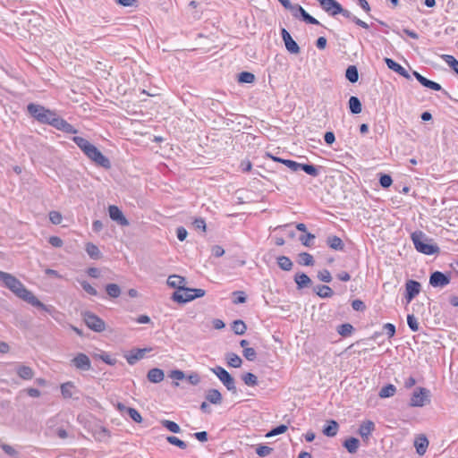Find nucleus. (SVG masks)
<instances>
[{"label": "nucleus", "instance_id": "c756f323", "mask_svg": "<svg viewBox=\"0 0 458 458\" xmlns=\"http://www.w3.org/2000/svg\"><path fill=\"white\" fill-rule=\"evenodd\" d=\"M344 446L350 454H355L360 446V440L356 437H349L344 442Z\"/></svg>", "mask_w": 458, "mask_h": 458}, {"label": "nucleus", "instance_id": "a878e982", "mask_svg": "<svg viewBox=\"0 0 458 458\" xmlns=\"http://www.w3.org/2000/svg\"><path fill=\"white\" fill-rule=\"evenodd\" d=\"M414 446L416 448L417 453L420 455H423L426 453L427 448L428 446V438L424 435L418 437L414 441Z\"/></svg>", "mask_w": 458, "mask_h": 458}, {"label": "nucleus", "instance_id": "8fccbe9b", "mask_svg": "<svg viewBox=\"0 0 458 458\" xmlns=\"http://www.w3.org/2000/svg\"><path fill=\"white\" fill-rule=\"evenodd\" d=\"M393 183L392 177L389 174H382L379 177V184L381 187L386 189Z\"/></svg>", "mask_w": 458, "mask_h": 458}, {"label": "nucleus", "instance_id": "79ce46f5", "mask_svg": "<svg viewBox=\"0 0 458 458\" xmlns=\"http://www.w3.org/2000/svg\"><path fill=\"white\" fill-rule=\"evenodd\" d=\"M441 57L458 75V61L451 55H443Z\"/></svg>", "mask_w": 458, "mask_h": 458}, {"label": "nucleus", "instance_id": "09e8293b", "mask_svg": "<svg viewBox=\"0 0 458 458\" xmlns=\"http://www.w3.org/2000/svg\"><path fill=\"white\" fill-rule=\"evenodd\" d=\"M407 324L412 332H417L419 330V322L413 314H409L407 316Z\"/></svg>", "mask_w": 458, "mask_h": 458}, {"label": "nucleus", "instance_id": "ea45409f", "mask_svg": "<svg viewBox=\"0 0 458 458\" xmlns=\"http://www.w3.org/2000/svg\"><path fill=\"white\" fill-rule=\"evenodd\" d=\"M300 170H302L307 174L311 175L313 177H317L319 174L318 168L311 164H301Z\"/></svg>", "mask_w": 458, "mask_h": 458}, {"label": "nucleus", "instance_id": "9d476101", "mask_svg": "<svg viewBox=\"0 0 458 458\" xmlns=\"http://www.w3.org/2000/svg\"><path fill=\"white\" fill-rule=\"evenodd\" d=\"M451 281V277L449 275L444 274L440 271H435L431 273L429 276V284L435 288L437 287H445Z\"/></svg>", "mask_w": 458, "mask_h": 458}, {"label": "nucleus", "instance_id": "603ef678", "mask_svg": "<svg viewBox=\"0 0 458 458\" xmlns=\"http://www.w3.org/2000/svg\"><path fill=\"white\" fill-rule=\"evenodd\" d=\"M273 451V448L267 446V445H259L256 448V454L260 457H265L268 454H270Z\"/></svg>", "mask_w": 458, "mask_h": 458}, {"label": "nucleus", "instance_id": "c03bdc74", "mask_svg": "<svg viewBox=\"0 0 458 458\" xmlns=\"http://www.w3.org/2000/svg\"><path fill=\"white\" fill-rule=\"evenodd\" d=\"M255 81V75L249 72H242L238 75V81L241 83H252Z\"/></svg>", "mask_w": 458, "mask_h": 458}, {"label": "nucleus", "instance_id": "37998d69", "mask_svg": "<svg viewBox=\"0 0 458 458\" xmlns=\"http://www.w3.org/2000/svg\"><path fill=\"white\" fill-rule=\"evenodd\" d=\"M242 381L249 386H255L258 385V377L250 372H247L242 375Z\"/></svg>", "mask_w": 458, "mask_h": 458}, {"label": "nucleus", "instance_id": "bf43d9fd", "mask_svg": "<svg viewBox=\"0 0 458 458\" xmlns=\"http://www.w3.org/2000/svg\"><path fill=\"white\" fill-rule=\"evenodd\" d=\"M233 295H236L237 297L233 301L234 304H242L246 302L247 297L245 295V293L242 291H236L233 292Z\"/></svg>", "mask_w": 458, "mask_h": 458}, {"label": "nucleus", "instance_id": "4c0bfd02", "mask_svg": "<svg viewBox=\"0 0 458 458\" xmlns=\"http://www.w3.org/2000/svg\"><path fill=\"white\" fill-rule=\"evenodd\" d=\"M106 292L110 298H118L121 294V288L116 284H107Z\"/></svg>", "mask_w": 458, "mask_h": 458}, {"label": "nucleus", "instance_id": "49530a36", "mask_svg": "<svg viewBox=\"0 0 458 458\" xmlns=\"http://www.w3.org/2000/svg\"><path fill=\"white\" fill-rule=\"evenodd\" d=\"M166 441L169 444L178 446L181 449H186V447H187V444L184 441L179 439L178 437H176L174 436H168L166 437Z\"/></svg>", "mask_w": 458, "mask_h": 458}, {"label": "nucleus", "instance_id": "69168bd1", "mask_svg": "<svg viewBox=\"0 0 458 458\" xmlns=\"http://www.w3.org/2000/svg\"><path fill=\"white\" fill-rule=\"evenodd\" d=\"M352 307L356 311H363L366 309L364 302L360 300L352 301Z\"/></svg>", "mask_w": 458, "mask_h": 458}, {"label": "nucleus", "instance_id": "864d4df0", "mask_svg": "<svg viewBox=\"0 0 458 458\" xmlns=\"http://www.w3.org/2000/svg\"><path fill=\"white\" fill-rule=\"evenodd\" d=\"M317 276L320 281L325 283H330L332 281L331 273L327 269L318 271Z\"/></svg>", "mask_w": 458, "mask_h": 458}, {"label": "nucleus", "instance_id": "c85d7f7f", "mask_svg": "<svg viewBox=\"0 0 458 458\" xmlns=\"http://www.w3.org/2000/svg\"><path fill=\"white\" fill-rule=\"evenodd\" d=\"M327 243L331 249L335 250H343L344 248L342 239L336 235L327 237Z\"/></svg>", "mask_w": 458, "mask_h": 458}, {"label": "nucleus", "instance_id": "f257e3e1", "mask_svg": "<svg viewBox=\"0 0 458 458\" xmlns=\"http://www.w3.org/2000/svg\"><path fill=\"white\" fill-rule=\"evenodd\" d=\"M0 280L4 285L11 290L16 296L27 301L33 307L41 309L42 310L52 315L55 312V308L51 305H46L41 302L30 291H29L23 284L15 276L9 273L0 271Z\"/></svg>", "mask_w": 458, "mask_h": 458}, {"label": "nucleus", "instance_id": "9b49d317", "mask_svg": "<svg viewBox=\"0 0 458 458\" xmlns=\"http://www.w3.org/2000/svg\"><path fill=\"white\" fill-rule=\"evenodd\" d=\"M281 37L284 43L285 48L289 53L297 55L301 52L299 45L292 38L291 34L286 30V29H281Z\"/></svg>", "mask_w": 458, "mask_h": 458}, {"label": "nucleus", "instance_id": "de8ad7c7", "mask_svg": "<svg viewBox=\"0 0 458 458\" xmlns=\"http://www.w3.org/2000/svg\"><path fill=\"white\" fill-rule=\"evenodd\" d=\"M287 426L284 424H281L279 426H276V428H272L269 432L267 433V437H275L280 434L284 433L287 430Z\"/></svg>", "mask_w": 458, "mask_h": 458}, {"label": "nucleus", "instance_id": "0eeeda50", "mask_svg": "<svg viewBox=\"0 0 458 458\" xmlns=\"http://www.w3.org/2000/svg\"><path fill=\"white\" fill-rule=\"evenodd\" d=\"M83 320L87 327L91 330L101 333L106 330V323L96 314L90 311H85L83 314Z\"/></svg>", "mask_w": 458, "mask_h": 458}, {"label": "nucleus", "instance_id": "20e7f679", "mask_svg": "<svg viewBox=\"0 0 458 458\" xmlns=\"http://www.w3.org/2000/svg\"><path fill=\"white\" fill-rule=\"evenodd\" d=\"M411 240L415 249L420 253L433 255L439 252V247L437 244H432V240L428 239L421 231L412 233Z\"/></svg>", "mask_w": 458, "mask_h": 458}, {"label": "nucleus", "instance_id": "473e14b6", "mask_svg": "<svg viewBox=\"0 0 458 458\" xmlns=\"http://www.w3.org/2000/svg\"><path fill=\"white\" fill-rule=\"evenodd\" d=\"M86 252L93 259H99L101 258V252L97 245L91 242L86 244Z\"/></svg>", "mask_w": 458, "mask_h": 458}, {"label": "nucleus", "instance_id": "680f3d73", "mask_svg": "<svg viewBox=\"0 0 458 458\" xmlns=\"http://www.w3.org/2000/svg\"><path fill=\"white\" fill-rule=\"evenodd\" d=\"M0 447L9 456L15 457L18 454L17 451L13 446H11L7 444H1Z\"/></svg>", "mask_w": 458, "mask_h": 458}, {"label": "nucleus", "instance_id": "6e6d98bb", "mask_svg": "<svg viewBox=\"0 0 458 458\" xmlns=\"http://www.w3.org/2000/svg\"><path fill=\"white\" fill-rule=\"evenodd\" d=\"M81 285L82 289L89 295H92V296L98 295V291L91 284H89L87 281H81Z\"/></svg>", "mask_w": 458, "mask_h": 458}, {"label": "nucleus", "instance_id": "2eb2a0df", "mask_svg": "<svg viewBox=\"0 0 458 458\" xmlns=\"http://www.w3.org/2000/svg\"><path fill=\"white\" fill-rule=\"evenodd\" d=\"M51 126L66 133L76 134L78 132L72 124L57 114L55 115Z\"/></svg>", "mask_w": 458, "mask_h": 458}, {"label": "nucleus", "instance_id": "13d9d810", "mask_svg": "<svg viewBox=\"0 0 458 458\" xmlns=\"http://www.w3.org/2000/svg\"><path fill=\"white\" fill-rule=\"evenodd\" d=\"M242 352H243V356L248 360L252 361L256 359V356H257L256 351L251 347L244 348Z\"/></svg>", "mask_w": 458, "mask_h": 458}, {"label": "nucleus", "instance_id": "0e129e2a", "mask_svg": "<svg viewBox=\"0 0 458 458\" xmlns=\"http://www.w3.org/2000/svg\"><path fill=\"white\" fill-rule=\"evenodd\" d=\"M48 242L53 246V247H55V248H60L63 246L64 244V242L63 240L58 237V236H51L49 237L48 239Z\"/></svg>", "mask_w": 458, "mask_h": 458}, {"label": "nucleus", "instance_id": "58836bf2", "mask_svg": "<svg viewBox=\"0 0 458 458\" xmlns=\"http://www.w3.org/2000/svg\"><path fill=\"white\" fill-rule=\"evenodd\" d=\"M354 330V327H352V325L349 324V323H344V324H342L340 326L337 327V333L343 336V337H347V336H350L352 335V333L353 332Z\"/></svg>", "mask_w": 458, "mask_h": 458}, {"label": "nucleus", "instance_id": "e2e57ef3", "mask_svg": "<svg viewBox=\"0 0 458 458\" xmlns=\"http://www.w3.org/2000/svg\"><path fill=\"white\" fill-rule=\"evenodd\" d=\"M386 334L389 338L393 337L395 334V326L392 323H386L383 326Z\"/></svg>", "mask_w": 458, "mask_h": 458}, {"label": "nucleus", "instance_id": "bb28decb", "mask_svg": "<svg viewBox=\"0 0 458 458\" xmlns=\"http://www.w3.org/2000/svg\"><path fill=\"white\" fill-rule=\"evenodd\" d=\"M206 399L212 404H221L222 394L217 389H208L206 393Z\"/></svg>", "mask_w": 458, "mask_h": 458}, {"label": "nucleus", "instance_id": "338daca9", "mask_svg": "<svg viewBox=\"0 0 458 458\" xmlns=\"http://www.w3.org/2000/svg\"><path fill=\"white\" fill-rule=\"evenodd\" d=\"M169 377L171 378H173V379H175V380H182V379H183L185 377V374L182 370L175 369V370H172L170 372Z\"/></svg>", "mask_w": 458, "mask_h": 458}, {"label": "nucleus", "instance_id": "e433bc0d", "mask_svg": "<svg viewBox=\"0 0 458 458\" xmlns=\"http://www.w3.org/2000/svg\"><path fill=\"white\" fill-rule=\"evenodd\" d=\"M395 392L396 387L392 384H388L380 389L378 395L380 398H388L394 395Z\"/></svg>", "mask_w": 458, "mask_h": 458}, {"label": "nucleus", "instance_id": "052dcab7", "mask_svg": "<svg viewBox=\"0 0 458 458\" xmlns=\"http://www.w3.org/2000/svg\"><path fill=\"white\" fill-rule=\"evenodd\" d=\"M284 165H286L291 171L297 172L300 170L301 163L291 159H285Z\"/></svg>", "mask_w": 458, "mask_h": 458}, {"label": "nucleus", "instance_id": "7ed1b4c3", "mask_svg": "<svg viewBox=\"0 0 458 458\" xmlns=\"http://www.w3.org/2000/svg\"><path fill=\"white\" fill-rule=\"evenodd\" d=\"M73 142L81 148V150L87 156L89 159L94 162L97 165L106 169L111 167L110 160L104 156L101 151L88 140L74 136L72 138Z\"/></svg>", "mask_w": 458, "mask_h": 458}, {"label": "nucleus", "instance_id": "72a5a7b5", "mask_svg": "<svg viewBox=\"0 0 458 458\" xmlns=\"http://www.w3.org/2000/svg\"><path fill=\"white\" fill-rule=\"evenodd\" d=\"M231 327H232V330L233 331V333L238 335H244L247 330L246 324L241 319L234 320L232 323Z\"/></svg>", "mask_w": 458, "mask_h": 458}, {"label": "nucleus", "instance_id": "dca6fc26", "mask_svg": "<svg viewBox=\"0 0 458 458\" xmlns=\"http://www.w3.org/2000/svg\"><path fill=\"white\" fill-rule=\"evenodd\" d=\"M108 213H109L110 218L112 220L115 221L120 225H123V226L129 225L128 219L123 216V212L117 206H114V205L109 206Z\"/></svg>", "mask_w": 458, "mask_h": 458}, {"label": "nucleus", "instance_id": "c9c22d12", "mask_svg": "<svg viewBox=\"0 0 458 458\" xmlns=\"http://www.w3.org/2000/svg\"><path fill=\"white\" fill-rule=\"evenodd\" d=\"M227 364L233 368H240L242 366V359L234 352H229L226 354Z\"/></svg>", "mask_w": 458, "mask_h": 458}, {"label": "nucleus", "instance_id": "5fc2aeb1", "mask_svg": "<svg viewBox=\"0 0 458 458\" xmlns=\"http://www.w3.org/2000/svg\"><path fill=\"white\" fill-rule=\"evenodd\" d=\"M49 220L54 225H60L63 220V216L58 211H51L49 212Z\"/></svg>", "mask_w": 458, "mask_h": 458}, {"label": "nucleus", "instance_id": "423d86ee", "mask_svg": "<svg viewBox=\"0 0 458 458\" xmlns=\"http://www.w3.org/2000/svg\"><path fill=\"white\" fill-rule=\"evenodd\" d=\"M211 371L220 379L228 391L236 394L235 380L227 370L221 366H216L212 368Z\"/></svg>", "mask_w": 458, "mask_h": 458}, {"label": "nucleus", "instance_id": "3c124183", "mask_svg": "<svg viewBox=\"0 0 458 458\" xmlns=\"http://www.w3.org/2000/svg\"><path fill=\"white\" fill-rule=\"evenodd\" d=\"M127 413L133 421L137 423H140L142 421V417L136 409L130 407L127 409Z\"/></svg>", "mask_w": 458, "mask_h": 458}, {"label": "nucleus", "instance_id": "ddd939ff", "mask_svg": "<svg viewBox=\"0 0 458 458\" xmlns=\"http://www.w3.org/2000/svg\"><path fill=\"white\" fill-rule=\"evenodd\" d=\"M71 363L77 369L88 371L91 369V361L89 358L84 353H78L72 360Z\"/></svg>", "mask_w": 458, "mask_h": 458}, {"label": "nucleus", "instance_id": "a19ab883", "mask_svg": "<svg viewBox=\"0 0 458 458\" xmlns=\"http://www.w3.org/2000/svg\"><path fill=\"white\" fill-rule=\"evenodd\" d=\"M298 262L300 265L303 266H313L314 259L313 256L308 252H301L298 256Z\"/></svg>", "mask_w": 458, "mask_h": 458}, {"label": "nucleus", "instance_id": "b1692460", "mask_svg": "<svg viewBox=\"0 0 458 458\" xmlns=\"http://www.w3.org/2000/svg\"><path fill=\"white\" fill-rule=\"evenodd\" d=\"M147 377L149 382L157 384L164 380L165 373L161 369L154 368L148 370Z\"/></svg>", "mask_w": 458, "mask_h": 458}, {"label": "nucleus", "instance_id": "4468645a", "mask_svg": "<svg viewBox=\"0 0 458 458\" xmlns=\"http://www.w3.org/2000/svg\"><path fill=\"white\" fill-rule=\"evenodd\" d=\"M421 285L418 281L408 280L405 284V299L411 302L420 292Z\"/></svg>", "mask_w": 458, "mask_h": 458}, {"label": "nucleus", "instance_id": "f8f14e48", "mask_svg": "<svg viewBox=\"0 0 458 458\" xmlns=\"http://www.w3.org/2000/svg\"><path fill=\"white\" fill-rule=\"evenodd\" d=\"M320 7L331 16H335L342 12V5L336 0H317Z\"/></svg>", "mask_w": 458, "mask_h": 458}, {"label": "nucleus", "instance_id": "5701e85b", "mask_svg": "<svg viewBox=\"0 0 458 458\" xmlns=\"http://www.w3.org/2000/svg\"><path fill=\"white\" fill-rule=\"evenodd\" d=\"M16 373L21 379L24 380L32 379L35 374L34 370L30 367L21 364L17 366Z\"/></svg>", "mask_w": 458, "mask_h": 458}, {"label": "nucleus", "instance_id": "39448f33", "mask_svg": "<svg viewBox=\"0 0 458 458\" xmlns=\"http://www.w3.org/2000/svg\"><path fill=\"white\" fill-rule=\"evenodd\" d=\"M28 113L40 123L51 125L56 113L46 108L45 106L34 103H30L27 106Z\"/></svg>", "mask_w": 458, "mask_h": 458}, {"label": "nucleus", "instance_id": "1a4fd4ad", "mask_svg": "<svg viewBox=\"0 0 458 458\" xmlns=\"http://www.w3.org/2000/svg\"><path fill=\"white\" fill-rule=\"evenodd\" d=\"M292 15L300 21H304L307 24L320 25V22L306 12V10L299 4H294L292 9L289 10Z\"/></svg>", "mask_w": 458, "mask_h": 458}, {"label": "nucleus", "instance_id": "6e6552de", "mask_svg": "<svg viewBox=\"0 0 458 458\" xmlns=\"http://www.w3.org/2000/svg\"><path fill=\"white\" fill-rule=\"evenodd\" d=\"M430 391L425 387L417 388L410 401V405L411 407H423L427 403L430 402Z\"/></svg>", "mask_w": 458, "mask_h": 458}, {"label": "nucleus", "instance_id": "393cba45", "mask_svg": "<svg viewBox=\"0 0 458 458\" xmlns=\"http://www.w3.org/2000/svg\"><path fill=\"white\" fill-rule=\"evenodd\" d=\"M338 428H339L338 423L334 420H330L327 421V425L324 426L322 431L325 436L333 437L336 436V434L338 432Z\"/></svg>", "mask_w": 458, "mask_h": 458}, {"label": "nucleus", "instance_id": "7c9ffc66", "mask_svg": "<svg viewBox=\"0 0 458 458\" xmlns=\"http://www.w3.org/2000/svg\"><path fill=\"white\" fill-rule=\"evenodd\" d=\"M278 267L284 271H290L293 267V261L286 256H279L276 259Z\"/></svg>", "mask_w": 458, "mask_h": 458}, {"label": "nucleus", "instance_id": "aec40b11", "mask_svg": "<svg viewBox=\"0 0 458 458\" xmlns=\"http://www.w3.org/2000/svg\"><path fill=\"white\" fill-rule=\"evenodd\" d=\"M294 282L297 284V289L301 290L311 285V279L304 273H296L294 276Z\"/></svg>", "mask_w": 458, "mask_h": 458}, {"label": "nucleus", "instance_id": "4d7b16f0", "mask_svg": "<svg viewBox=\"0 0 458 458\" xmlns=\"http://www.w3.org/2000/svg\"><path fill=\"white\" fill-rule=\"evenodd\" d=\"M315 239V235L310 233H306L305 234H302L300 236V241L301 243L306 246L310 247L311 245V240Z\"/></svg>", "mask_w": 458, "mask_h": 458}, {"label": "nucleus", "instance_id": "6ab92c4d", "mask_svg": "<svg viewBox=\"0 0 458 458\" xmlns=\"http://www.w3.org/2000/svg\"><path fill=\"white\" fill-rule=\"evenodd\" d=\"M375 430V424L371 420H366L362 422L359 428V434L363 438V440H368L369 437Z\"/></svg>", "mask_w": 458, "mask_h": 458}, {"label": "nucleus", "instance_id": "a18cd8bd", "mask_svg": "<svg viewBox=\"0 0 458 458\" xmlns=\"http://www.w3.org/2000/svg\"><path fill=\"white\" fill-rule=\"evenodd\" d=\"M161 423H162L163 427H165L166 429H168L169 431H171L173 433H180L181 432L180 426L177 423H175L174 421L164 420H162Z\"/></svg>", "mask_w": 458, "mask_h": 458}, {"label": "nucleus", "instance_id": "f3484780", "mask_svg": "<svg viewBox=\"0 0 458 458\" xmlns=\"http://www.w3.org/2000/svg\"><path fill=\"white\" fill-rule=\"evenodd\" d=\"M385 63L390 70L394 71L396 73L404 77L405 79H408V80L411 79V75L409 74V72L401 64L396 63L394 60L386 57Z\"/></svg>", "mask_w": 458, "mask_h": 458}, {"label": "nucleus", "instance_id": "2f4dec72", "mask_svg": "<svg viewBox=\"0 0 458 458\" xmlns=\"http://www.w3.org/2000/svg\"><path fill=\"white\" fill-rule=\"evenodd\" d=\"M349 108L352 114H358L361 112V102L357 97L352 96L349 98Z\"/></svg>", "mask_w": 458, "mask_h": 458}, {"label": "nucleus", "instance_id": "f704fd0d", "mask_svg": "<svg viewBox=\"0 0 458 458\" xmlns=\"http://www.w3.org/2000/svg\"><path fill=\"white\" fill-rule=\"evenodd\" d=\"M345 77L352 83L357 82L359 80V72L357 67L355 65L348 66L345 72Z\"/></svg>", "mask_w": 458, "mask_h": 458}, {"label": "nucleus", "instance_id": "cd10ccee", "mask_svg": "<svg viewBox=\"0 0 458 458\" xmlns=\"http://www.w3.org/2000/svg\"><path fill=\"white\" fill-rule=\"evenodd\" d=\"M314 292L320 297V298H331L334 295L333 290L325 284H319L317 285L314 288Z\"/></svg>", "mask_w": 458, "mask_h": 458}, {"label": "nucleus", "instance_id": "774afa93", "mask_svg": "<svg viewBox=\"0 0 458 458\" xmlns=\"http://www.w3.org/2000/svg\"><path fill=\"white\" fill-rule=\"evenodd\" d=\"M240 168L243 173L250 172L252 168V164L249 159H244L241 162Z\"/></svg>", "mask_w": 458, "mask_h": 458}, {"label": "nucleus", "instance_id": "a211bd4d", "mask_svg": "<svg viewBox=\"0 0 458 458\" xmlns=\"http://www.w3.org/2000/svg\"><path fill=\"white\" fill-rule=\"evenodd\" d=\"M413 75L422 86L436 91L442 90V87L439 83L427 79L426 77L422 76L420 72L413 71Z\"/></svg>", "mask_w": 458, "mask_h": 458}, {"label": "nucleus", "instance_id": "412c9836", "mask_svg": "<svg viewBox=\"0 0 458 458\" xmlns=\"http://www.w3.org/2000/svg\"><path fill=\"white\" fill-rule=\"evenodd\" d=\"M147 349H135L130 352V353L125 355V359L130 365L135 364L138 360H141Z\"/></svg>", "mask_w": 458, "mask_h": 458}, {"label": "nucleus", "instance_id": "4be33fe9", "mask_svg": "<svg viewBox=\"0 0 458 458\" xmlns=\"http://www.w3.org/2000/svg\"><path fill=\"white\" fill-rule=\"evenodd\" d=\"M61 394L64 399L72 398L75 393H79L73 382L68 381L61 385Z\"/></svg>", "mask_w": 458, "mask_h": 458}, {"label": "nucleus", "instance_id": "f03ea898", "mask_svg": "<svg viewBox=\"0 0 458 458\" xmlns=\"http://www.w3.org/2000/svg\"><path fill=\"white\" fill-rule=\"evenodd\" d=\"M167 284L177 289L173 293L172 299L178 303L191 301L196 298L203 297L206 293L205 290L200 288L185 287V278L177 275L170 276L167 279Z\"/></svg>", "mask_w": 458, "mask_h": 458}]
</instances>
